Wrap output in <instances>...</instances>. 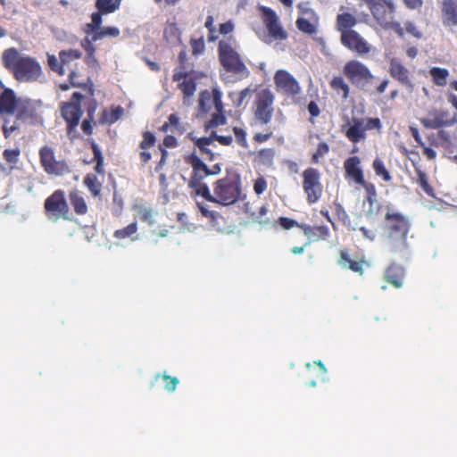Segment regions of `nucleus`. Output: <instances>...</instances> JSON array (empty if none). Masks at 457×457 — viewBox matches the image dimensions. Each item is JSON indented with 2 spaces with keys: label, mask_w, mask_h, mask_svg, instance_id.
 Masks as SVG:
<instances>
[{
  "label": "nucleus",
  "mask_w": 457,
  "mask_h": 457,
  "mask_svg": "<svg viewBox=\"0 0 457 457\" xmlns=\"http://www.w3.org/2000/svg\"><path fill=\"white\" fill-rule=\"evenodd\" d=\"M384 244L387 252L405 256L409 251L408 234L411 230L409 218L389 207L384 220Z\"/></svg>",
  "instance_id": "obj_1"
},
{
  "label": "nucleus",
  "mask_w": 457,
  "mask_h": 457,
  "mask_svg": "<svg viewBox=\"0 0 457 457\" xmlns=\"http://www.w3.org/2000/svg\"><path fill=\"white\" fill-rule=\"evenodd\" d=\"M1 62L19 82H37L44 77L38 61L30 55L22 54L15 47L5 49L2 54Z\"/></svg>",
  "instance_id": "obj_2"
},
{
  "label": "nucleus",
  "mask_w": 457,
  "mask_h": 457,
  "mask_svg": "<svg viewBox=\"0 0 457 457\" xmlns=\"http://www.w3.org/2000/svg\"><path fill=\"white\" fill-rule=\"evenodd\" d=\"M0 115L15 116L16 121L34 124L38 119L35 103L28 98L17 97L15 92L3 84L0 90Z\"/></svg>",
  "instance_id": "obj_3"
},
{
  "label": "nucleus",
  "mask_w": 457,
  "mask_h": 457,
  "mask_svg": "<svg viewBox=\"0 0 457 457\" xmlns=\"http://www.w3.org/2000/svg\"><path fill=\"white\" fill-rule=\"evenodd\" d=\"M237 42L232 36L220 40L218 45V58L223 69L229 73L247 78L249 70L237 51Z\"/></svg>",
  "instance_id": "obj_4"
},
{
  "label": "nucleus",
  "mask_w": 457,
  "mask_h": 457,
  "mask_svg": "<svg viewBox=\"0 0 457 457\" xmlns=\"http://www.w3.org/2000/svg\"><path fill=\"white\" fill-rule=\"evenodd\" d=\"M241 180L237 175H228L218 179L213 184V195L211 197L204 198L211 203L218 204L223 206L234 204L240 199Z\"/></svg>",
  "instance_id": "obj_5"
},
{
  "label": "nucleus",
  "mask_w": 457,
  "mask_h": 457,
  "mask_svg": "<svg viewBox=\"0 0 457 457\" xmlns=\"http://www.w3.org/2000/svg\"><path fill=\"white\" fill-rule=\"evenodd\" d=\"M343 74L353 87L364 92L370 90L376 79L369 66L357 59H351L345 63Z\"/></svg>",
  "instance_id": "obj_6"
},
{
  "label": "nucleus",
  "mask_w": 457,
  "mask_h": 457,
  "mask_svg": "<svg viewBox=\"0 0 457 457\" xmlns=\"http://www.w3.org/2000/svg\"><path fill=\"white\" fill-rule=\"evenodd\" d=\"M84 97L81 93L74 92L70 101L62 103L60 106L62 117L67 124V136L71 140L79 137L77 127L82 116L81 101Z\"/></svg>",
  "instance_id": "obj_7"
},
{
  "label": "nucleus",
  "mask_w": 457,
  "mask_h": 457,
  "mask_svg": "<svg viewBox=\"0 0 457 457\" xmlns=\"http://www.w3.org/2000/svg\"><path fill=\"white\" fill-rule=\"evenodd\" d=\"M185 161L192 168V174L188 180V187L194 189L196 195L211 197L209 187L204 179L210 176L209 168L194 152L185 158Z\"/></svg>",
  "instance_id": "obj_8"
},
{
  "label": "nucleus",
  "mask_w": 457,
  "mask_h": 457,
  "mask_svg": "<svg viewBox=\"0 0 457 457\" xmlns=\"http://www.w3.org/2000/svg\"><path fill=\"white\" fill-rule=\"evenodd\" d=\"M46 219L53 222L60 220H72L71 212L64 190L56 189L44 202Z\"/></svg>",
  "instance_id": "obj_9"
},
{
  "label": "nucleus",
  "mask_w": 457,
  "mask_h": 457,
  "mask_svg": "<svg viewBox=\"0 0 457 457\" xmlns=\"http://www.w3.org/2000/svg\"><path fill=\"white\" fill-rule=\"evenodd\" d=\"M274 94L269 88L256 91L252 105L254 120L260 125H268L274 113Z\"/></svg>",
  "instance_id": "obj_10"
},
{
  "label": "nucleus",
  "mask_w": 457,
  "mask_h": 457,
  "mask_svg": "<svg viewBox=\"0 0 457 457\" xmlns=\"http://www.w3.org/2000/svg\"><path fill=\"white\" fill-rule=\"evenodd\" d=\"M370 9L377 22L385 29L399 27L394 21L395 5L392 0H362Z\"/></svg>",
  "instance_id": "obj_11"
},
{
  "label": "nucleus",
  "mask_w": 457,
  "mask_h": 457,
  "mask_svg": "<svg viewBox=\"0 0 457 457\" xmlns=\"http://www.w3.org/2000/svg\"><path fill=\"white\" fill-rule=\"evenodd\" d=\"M303 189L309 204L317 203L322 196L323 186L320 181V172L312 167L305 169L302 173Z\"/></svg>",
  "instance_id": "obj_12"
},
{
  "label": "nucleus",
  "mask_w": 457,
  "mask_h": 457,
  "mask_svg": "<svg viewBox=\"0 0 457 457\" xmlns=\"http://www.w3.org/2000/svg\"><path fill=\"white\" fill-rule=\"evenodd\" d=\"M40 164L48 175L62 176L70 173L71 170L65 160H57L54 151L48 145H44L39 149Z\"/></svg>",
  "instance_id": "obj_13"
},
{
  "label": "nucleus",
  "mask_w": 457,
  "mask_h": 457,
  "mask_svg": "<svg viewBox=\"0 0 457 457\" xmlns=\"http://www.w3.org/2000/svg\"><path fill=\"white\" fill-rule=\"evenodd\" d=\"M274 84L278 93L297 102L302 87L296 79L287 71L278 70L274 74Z\"/></svg>",
  "instance_id": "obj_14"
},
{
  "label": "nucleus",
  "mask_w": 457,
  "mask_h": 457,
  "mask_svg": "<svg viewBox=\"0 0 457 457\" xmlns=\"http://www.w3.org/2000/svg\"><path fill=\"white\" fill-rule=\"evenodd\" d=\"M340 43L361 57L369 55L373 49V46L356 30L340 36Z\"/></svg>",
  "instance_id": "obj_15"
},
{
  "label": "nucleus",
  "mask_w": 457,
  "mask_h": 457,
  "mask_svg": "<svg viewBox=\"0 0 457 457\" xmlns=\"http://www.w3.org/2000/svg\"><path fill=\"white\" fill-rule=\"evenodd\" d=\"M263 23L269 35L276 40H285L287 37V31L281 26L276 12L268 7L262 9Z\"/></svg>",
  "instance_id": "obj_16"
},
{
  "label": "nucleus",
  "mask_w": 457,
  "mask_h": 457,
  "mask_svg": "<svg viewBox=\"0 0 457 457\" xmlns=\"http://www.w3.org/2000/svg\"><path fill=\"white\" fill-rule=\"evenodd\" d=\"M389 73L392 78L402 85L412 89L413 83L410 79L409 70L397 59L393 58L389 62Z\"/></svg>",
  "instance_id": "obj_17"
},
{
  "label": "nucleus",
  "mask_w": 457,
  "mask_h": 457,
  "mask_svg": "<svg viewBox=\"0 0 457 457\" xmlns=\"http://www.w3.org/2000/svg\"><path fill=\"white\" fill-rule=\"evenodd\" d=\"M363 118H353L348 128L345 129V135L347 139L353 143H359L360 141L365 140L366 131L364 128Z\"/></svg>",
  "instance_id": "obj_18"
},
{
  "label": "nucleus",
  "mask_w": 457,
  "mask_h": 457,
  "mask_svg": "<svg viewBox=\"0 0 457 457\" xmlns=\"http://www.w3.org/2000/svg\"><path fill=\"white\" fill-rule=\"evenodd\" d=\"M360 165L361 159L358 156H351L344 162L345 178L353 179L358 185L364 180V174Z\"/></svg>",
  "instance_id": "obj_19"
},
{
  "label": "nucleus",
  "mask_w": 457,
  "mask_h": 457,
  "mask_svg": "<svg viewBox=\"0 0 457 457\" xmlns=\"http://www.w3.org/2000/svg\"><path fill=\"white\" fill-rule=\"evenodd\" d=\"M300 228L308 238L306 245L315 241L326 240L329 236V228L325 225L311 226L303 223V226H300Z\"/></svg>",
  "instance_id": "obj_20"
},
{
  "label": "nucleus",
  "mask_w": 457,
  "mask_h": 457,
  "mask_svg": "<svg viewBox=\"0 0 457 457\" xmlns=\"http://www.w3.org/2000/svg\"><path fill=\"white\" fill-rule=\"evenodd\" d=\"M404 276V268L395 263L390 264L384 273L385 280L396 288L403 287Z\"/></svg>",
  "instance_id": "obj_21"
},
{
  "label": "nucleus",
  "mask_w": 457,
  "mask_h": 457,
  "mask_svg": "<svg viewBox=\"0 0 457 457\" xmlns=\"http://www.w3.org/2000/svg\"><path fill=\"white\" fill-rule=\"evenodd\" d=\"M357 24L358 19L348 12H344L337 15L336 29L340 33V36H343V34H346L351 31H354L353 29Z\"/></svg>",
  "instance_id": "obj_22"
},
{
  "label": "nucleus",
  "mask_w": 457,
  "mask_h": 457,
  "mask_svg": "<svg viewBox=\"0 0 457 457\" xmlns=\"http://www.w3.org/2000/svg\"><path fill=\"white\" fill-rule=\"evenodd\" d=\"M143 139L139 144L141 151L139 152V158L142 166H145L152 158L151 153L148 151L149 148L153 147L156 143V137L151 131H144L142 134Z\"/></svg>",
  "instance_id": "obj_23"
},
{
  "label": "nucleus",
  "mask_w": 457,
  "mask_h": 457,
  "mask_svg": "<svg viewBox=\"0 0 457 457\" xmlns=\"http://www.w3.org/2000/svg\"><path fill=\"white\" fill-rule=\"evenodd\" d=\"M199 77L195 71L186 72V76L178 81V87L181 90L184 99L190 98L196 90V80Z\"/></svg>",
  "instance_id": "obj_24"
},
{
  "label": "nucleus",
  "mask_w": 457,
  "mask_h": 457,
  "mask_svg": "<svg viewBox=\"0 0 457 457\" xmlns=\"http://www.w3.org/2000/svg\"><path fill=\"white\" fill-rule=\"evenodd\" d=\"M444 24L457 26V0H444L442 3Z\"/></svg>",
  "instance_id": "obj_25"
},
{
  "label": "nucleus",
  "mask_w": 457,
  "mask_h": 457,
  "mask_svg": "<svg viewBox=\"0 0 457 457\" xmlns=\"http://www.w3.org/2000/svg\"><path fill=\"white\" fill-rule=\"evenodd\" d=\"M68 196L76 214L81 216L87 213L88 207L82 192L78 189H72L69 192Z\"/></svg>",
  "instance_id": "obj_26"
},
{
  "label": "nucleus",
  "mask_w": 457,
  "mask_h": 457,
  "mask_svg": "<svg viewBox=\"0 0 457 457\" xmlns=\"http://www.w3.org/2000/svg\"><path fill=\"white\" fill-rule=\"evenodd\" d=\"M275 156L274 148H262L254 154L253 162L259 166L270 168L273 166Z\"/></svg>",
  "instance_id": "obj_27"
},
{
  "label": "nucleus",
  "mask_w": 457,
  "mask_h": 457,
  "mask_svg": "<svg viewBox=\"0 0 457 457\" xmlns=\"http://www.w3.org/2000/svg\"><path fill=\"white\" fill-rule=\"evenodd\" d=\"M329 86L342 99L346 100L350 96V85L345 80L344 77L334 76L329 81Z\"/></svg>",
  "instance_id": "obj_28"
},
{
  "label": "nucleus",
  "mask_w": 457,
  "mask_h": 457,
  "mask_svg": "<svg viewBox=\"0 0 457 457\" xmlns=\"http://www.w3.org/2000/svg\"><path fill=\"white\" fill-rule=\"evenodd\" d=\"M338 262L345 269H349L361 275L363 273L364 261L352 260L348 255L347 250L340 251V259Z\"/></svg>",
  "instance_id": "obj_29"
},
{
  "label": "nucleus",
  "mask_w": 457,
  "mask_h": 457,
  "mask_svg": "<svg viewBox=\"0 0 457 457\" xmlns=\"http://www.w3.org/2000/svg\"><path fill=\"white\" fill-rule=\"evenodd\" d=\"M179 66L174 69L172 80L180 81L186 76V72L193 71L190 64L187 62V54L185 50L179 54Z\"/></svg>",
  "instance_id": "obj_30"
},
{
  "label": "nucleus",
  "mask_w": 457,
  "mask_h": 457,
  "mask_svg": "<svg viewBox=\"0 0 457 457\" xmlns=\"http://www.w3.org/2000/svg\"><path fill=\"white\" fill-rule=\"evenodd\" d=\"M429 74L432 81L438 87H445L447 84V79L450 75L449 71L445 68L432 67L429 70Z\"/></svg>",
  "instance_id": "obj_31"
},
{
  "label": "nucleus",
  "mask_w": 457,
  "mask_h": 457,
  "mask_svg": "<svg viewBox=\"0 0 457 457\" xmlns=\"http://www.w3.org/2000/svg\"><path fill=\"white\" fill-rule=\"evenodd\" d=\"M211 145L210 138L199 137L195 140V145L199 149L200 154L206 160L213 162L216 159V154L209 148Z\"/></svg>",
  "instance_id": "obj_32"
},
{
  "label": "nucleus",
  "mask_w": 457,
  "mask_h": 457,
  "mask_svg": "<svg viewBox=\"0 0 457 457\" xmlns=\"http://www.w3.org/2000/svg\"><path fill=\"white\" fill-rule=\"evenodd\" d=\"M163 37L169 43H176L180 41L181 30L175 22H168L163 29Z\"/></svg>",
  "instance_id": "obj_33"
},
{
  "label": "nucleus",
  "mask_w": 457,
  "mask_h": 457,
  "mask_svg": "<svg viewBox=\"0 0 457 457\" xmlns=\"http://www.w3.org/2000/svg\"><path fill=\"white\" fill-rule=\"evenodd\" d=\"M318 22L319 21L307 18H297L295 25L301 32L307 35H313L317 32Z\"/></svg>",
  "instance_id": "obj_34"
},
{
  "label": "nucleus",
  "mask_w": 457,
  "mask_h": 457,
  "mask_svg": "<svg viewBox=\"0 0 457 457\" xmlns=\"http://www.w3.org/2000/svg\"><path fill=\"white\" fill-rule=\"evenodd\" d=\"M84 185L87 187L93 196H99L102 190V184L98 180L96 175L88 173L83 180Z\"/></svg>",
  "instance_id": "obj_35"
},
{
  "label": "nucleus",
  "mask_w": 457,
  "mask_h": 457,
  "mask_svg": "<svg viewBox=\"0 0 457 457\" xmlns=\"http://www.w3.org/2000/svg\"><path fill=\"white\" fill-rule=\"evenodd\" d=\"M120 35L119 28L114 26L102 27L98 31L93 34L92 41L96 42L105 37H118Z\"/></svg>",
  "instance_id": "obj_36"
},
{
  "label": "nucleus",
  "mask_w": 457,
  "mask_h": 457,
  "mask_svg": "<svg viewBox=\"0 0 457 457\" xmlns=\"http://www.w3.org/2000/svg\"><path fill=\"white\" fill-rule=\"evenodd\" d=\"M82 53L78 49H67L59 52V59H61L62 68L69 66L73 61L80 59Z\"/></svg>",
  "instance_id": "obj_37"
},
{
  "label": "nucleus",
  "mask_w": 457,
  "mask_h": 457,
  "mask_svg": "<svg viewBox=\"0 0 457 457\" xmlns=\"http://www.w3.org/2000/svg\"><path fill=\"white\" fill-rule=\"evenodd\" d=\"M96 10L104 11L107 13H113L120 9V4L118 0H96Z\"/></svg>",
  "instance_id": "obj_38"
},
{
  "label": "nucleus",
  "mask_w": 457,
  "mask_h": 457,
  "mask_svg": "<svg viewBox=\"0 0 457 457\" xmlns=\"http://www.w3.org/2000/svg\"><path fill=\"white\" fill-rule=\"evenodd\" d=\"M372 168L375 171V174L378 177H380L384 181L389 182L392 179L390 172L386 168L384 162L380 158H376L373 161Z\"/></svg>",
  "instance_id": "obj_39"
},
{
  "label": "nucleus",
  "mask_w": 457,
  "mask_h": 457,
  "mask_svg": "<svg viewBox=\"0 0 457 457\" xmlns=\"http://www.w3.org/2000/svg\"><path fill=\"white\" fill-rule=\"evenodd\" d=\"M91 148L94 154V161H96V164L95 166V170L98 174H104V156L103 154L98 146V145L95 142H92Z\"/></svg>",
  "instance_id": "obj_40"
},
{
  "label": "nucleus",
  "mask_w": 457,
  "mask_h": 457,
  "mask_svg": "<svg viewBox=\"0 0 457 457\" xmlns=\"http://www.w3.org/2000/svg\"><path fill=\"white\" fill-rule=\"evenodd\" d=\"M137 231V223L135 221V222H131L125 228L115 230L113 233V237L116 239H125V238L130 237L131 236L136 234Z\"/></svg>",
  "instance_id": "obj_41"
},
{
  "label": "nucleus",
  "mask_w": 457,
  "mask_h": 457,
  "mask_svg": "<svg viewBox=\"0 0 457 457\" xmlns=\"http://www.w3.org/2000/svg\"><path fill=\"white\" fill-rule=\"evenodd\" d=\"M359 185L361 186L366 192L365 200L370 206L373 205V204L377 202V190L375 185L371 182L366 181L365 179Z\"/></svg>",
  "instance_id": "obj_42"
},
{
  "label": "nucleus",
  "mask_w": 457,
  "mask_h": 457,
  "mask_svg": "<svg viewBox=\"0 0 457 457\" xmlns=\"http://www.w3.org/2000/svg\"><path fill=\"white\" fill-rule=\"evenodd\" d=\"M196 206L201 214L210 220L211 222L216 223L220 218H221L220 212L210 210L208 205L204 203L196 202Z\"/></svg>",
  "instance_id": "obj_43"
},
{
  "label": "nucleus",
  "mask_w": 457,
  "mask_h": 457,
  "mask_svg": "<svg viewBox=\"0 0 457 457\" xmlns=\"http://www.w3.org/2000/svg\"><path fill=\"white\" fill-rule=\"evenodd\" d=\"M160 378H162V379L164 382L165 390H167L168 392L175 391V389L179 382L178 378L170 376V375L166 374L165 371L162 374L157 373L155 375V380H158Z\"/></svg>",
  "instance_id": "obj_44"
},
{
  "label": "nucleus",
  "mask_w": 457,
  "mask_h": 457,
  "mask_svg": "<svg viewBox=\"0 0 457 457\" xmlns=\"http://www.w3.org/2000/svg\"><path fill=\"white\" fill-rule=\"evenodd\" d=\"M297 8L300 13L299 18H307L314 21H319V17L315 11L310 7L309 3L301 2L297 4Z\"/></svg>",
  "instance_id": "obj_45"
},
{
  "label": "nucleus",
  "mask_w": 457,
  "mask_h": 457,
  "mask_svg": "<svg viewBox=\"0 0 457 457\" xmlns=\"http://www.w3.org/2000/svg\"><path fill=\"white\" fill-rule=\"evenodd\" d=\"M47 65L51 71L58 75L63 76L65 74V69L62 68L61 59H58L55 55L47 54Z\"/></svg>",
  "instance_id": "obj_46"
},
{
  "label": "nucleus",
  "mask_w": 457,
  "mask_h": 457,
  "mask_svg": "<svg viewBox=\"0 0 457 457\" xmlns=\"http://www.w3.org/2000/svg\"><path fill=\"white\" fill-rule=\"evenodd\" d=\"M227 119L223 112H216L212 113L211 120L205 124V130L213 129L221 125H225Z\"/></svg>",
  "instance_id": "obj_47"
},
{
  "label": "nucleus",
  "mask_w": 457,
  "mask_h": 457,
  "mask_svg": "<svg viewBox=\"0 0 457 457\" xmlns=\"http://www.w3.org/2000/svg\"><path fill=\"white\" fill-rule=\"evenodd\" d=\"M329 152V145L326 142H320L317 145L316 151L312 155V162L317 164L320 162V158L327 155Z\"/></svg>",
  "instance_id": "obj_48"
},
{
  "label": "nucleus",
  "mask_w": 457,
  "mask_h": 457,
  "mask_svg": "<svg viewBox=\"0 0 457 457\" xmlns=\"http://www.w3.org/2000/svg\"><path fill=\"white\" fill-rule=\"evenodd\" d=\"M418 175V183L420 187L424 190V192L429 195L434 196V189L428 183V176L425 172L419 170L417 172Z\"/></svg>",
  "instance_id": "obj_49"
},
{
  "label": "nucleus",
  "mask_w": 457,
  "mask_h": 457,
  "mask_svg": "<svg viewBox=\"0 0 457 457\" xmlns=\"http://www.w3.org/2000/svg\"><path fill=\"white\" fill-rule=\"evenodd\" d=\"M233 133L235 135V140L237 144L243 148L248 147V142H247V133L245 129L240 127H234L233 128Z\"/></svg>",
  "instance_id": "obj_50"
},
{
  "label": "nucleus",
  "mask_w": 457,
  "mask_h": 457,
  "mask_svg": "<svg viewBox=\"0 0 457 457\" xmlns=\"http://www.w3.org/2000/svg\"><path fill=\"white\" fill-rule=\"evenodd\" d=\"M122 112H123V109L120 106H117V107L112 109L111 117L106 118L107 111L104 110L103 117L101 118L100 122L101 123H105V122L113 123L120 118Z\"/></svg>",
  "instance_id": "obj_51"
},
{
  "label": "nucleus",
  "mask_w": 457,
  "mask_h": 457,
  "mask_svg": "<svg viewBox=\"0 0 457 457\" xmlns=\"http://www.w3.org/2000/svg\"><path fill=\"white\" fill-rule=\"evenodd\" d=\"M190 46L194 55L202 54L205 50V44L203 37L199 38H191Z\"/></svg>",
  "instance_id": "obj_52"
},
{
  "label": "nucleus",
  "mask_w": 457,
  "mask_h": 457,
  "mask_svg": "<svg viewBox=\"0 0 457 457\" xmlns=\"http://www.w3.org/2000/svg\"><path fill=\"white\" fill-rule=\"evenodd\" d=\"M211 101V94L208 91L202 92L198 100L199 110L203 112H207L210 110Z\"/></svg>",
  "instance_id": "obj_53"
},
{
  "label": "nucleus",
  "mask_w": 457,
  "mask_h": 457,
  "mask_svg": "<svg viewBox=\"0 0 457 457\" xmlns=\"http://www.w3.org/2000/svg\"><path fill=\"white\" fill-rule=\"evenodd\" d=\"M20 154L21 151L19 148L5 149L3 152V156L9 164H16L18 162Z\"/></svg>",
  "instance_id": "obj_54"
},
{
  "label": "nucleus",
  "mask_w": 457,
  "mask_h": 457,
  "mask_svg": "<svg viewBox=\"0 0 457 457\" xmlns=\"http://www.w3.org/2000/svg\"><path fill=\"white\" fill-rule=\"evenodd\" d=\"M364 128L367 130H378V132L382 129V123L379 118H365Z\"/></svg>",
  "instance_id": "obj_55"
},
{
  "label": "nucleus",
  "mask_w": 457,
  "mask_h": 457,
  "mask_svg": "<svg viewBox=\"0 0 457 457\" xmlns=\"http://www.w3.org/2000/svg\"><path fill=\"white\" fill-rule=\"evenodd\" d=\"M179 125V117L172 113L168 117V121L164 122L161 128V130L166 132L170 127L177 128Z\"/></svg>",
  "instance_id": "obj_56"
},
{
  "label": "nucleus",
  "mask_w": 457,
  "mask_h": 457,
  "mask_svg": "<svg viewBox=\"0 0 457 457\" xmlns=\"http://www.w3.org/2000/svg\"><path fill=\"white\" fill-rule=\"evenodd\" d=\"M278 222H279V225L284 228V229H290L294 227H297L300 228V226H303V223H298L296 220H293V219H290V218H287V217H280L278 219Z\"/></svg>",
  "instance_id": "obj_57"
},
{
  "label": "nucleus",
  "mask_w": 457,
  "mask_h": 457,
  "mask_svg": "<svg viewBox=\"0 0 457 457\" xmlns=\"http://www.w3.org/2000/svg\"><path fill=\"white\" fill-rule=\"evenodd\" d=\"M267 188V181L263 177H260L254 180L253 190L258 195H262Z\"/></svg>",
  "instance_id": "obj_58"
},
{
  "label": "nucleus",
  "mask_w": 457,
  "mask_h": 457,
  "mask_svg": "<svg viewBox=\"0 0 457 457\" xmlns=\"http://www.w3.org/2000/svg\"><path fill=\"white\" fill-rule=\"evenodd\" d=\"M268 213V208L267 206L265 205H262V207H260V209L258 210V212L255 214V220L263 225V224H268L270 222V220L268 218H266V215Z\"/></svg>",
  "instance_id": "obj_59"
},
{
  "label": "nucleus",
  "mask_w": 457,
  "mask_h": 457,
  "mask_svg": "<svg viewBox=\"0 0 457 457\" xmlns=\"http://www.w3.org/2000/svg\"><path fill=\"white\" fill-rule=\"evenodd\" d=\"M107 14L108 13L104 11L101 12L100 10H97L91 14V22L94 26L100 29L102 28L101 25L103 23V16Z\"/></svg>",
  "instance_id": "obj_60"
},
{
  "label": "nucleus",
  "mask_w": 457,
  "mask_h": 457,
  "mask_svg": "<svg viewBox=\"0 0 457 457\" xmlns=\"http://www.w3.org/2000/svg\"><path fill=\"white\" fill-rule=\"evenodd\" d=\"M404 27H405V30L410 35L413 36L416 38L422 37V33L420 31V29L415 25V23H413L412 21L405 22Z\"/></svg>",
  "instance_id": "obj_61"
},
{
  "label": "nucleus",
  "mask_w": 457,
  "mask_h": 457,
  "mask_svg": "<svg viewBox=\"0 0 457 457\" xmlns=\"http://www.w3.org/2000/svg\"><path fill=\"white\" fill-rule=\"evenodd\" d=\"M140 219L147 222L149 225H153L154 220V212L152 209L144 208L140 210Z\"/></svg>",
  "instance_id": "obj_62"
},
{
  "label": "nucleus",
  "mask_w": 457,
  "mask_h": 457,
  "mask_svg": "<svg viewBox=\"0 0 457 457\" xmlns=\"http://www.w3.org/2000/svg\"><path fill=\"white\" fill-rule=\"evenodd\" d=\"M421 123L426 128H428V129H438V128H440V127L445 125V122L441 119H439L438 117H436L434 120L424 119V120H421Z\"/></svg>",
  "instance_id": "obj_63"
},
{
  "label": "nucleus",
  "mask_w": 457,
  "mask_h": 457,
  "mask_svg": "<svg viewBox=\"0 0 457 457\" xmlns=\"http://www.w3.org/2000/svg\"><path fill=\"white\" fill-rule=\"evenodd\" d=\"M159 149L161 151V159L157 162V164L154 168L156 172H159L162 170L163 166L166 164L168 154H169L168 151L162 145L159 146Z\"/></svg>",
  "instance_id": "obj_64"
}]
</instances>
